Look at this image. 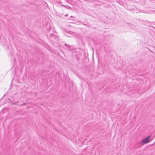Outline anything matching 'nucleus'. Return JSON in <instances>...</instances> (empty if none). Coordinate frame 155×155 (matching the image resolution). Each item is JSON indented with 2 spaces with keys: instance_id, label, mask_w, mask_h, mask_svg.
Returning <instances> with one entry per match:
<instances>
[{
  "instance_id": "f257e3e1",
  "label": "nucleus",
  "mask_w": 155,
  "mask_h": 155,
  "mask_svg": "<svg viewBox=\"0 0 155 155\" xmlns=\"http://www.w3.org/2000/svg\"><path fill=\"white\" fill-rule=\"evenodd\" d=\"M151 136L149 135L148 137L143 139L140 142V143L142 145L145 144L149 143L150 142V140L149 139Z\"/></svg>"
},
{
  "instance_id": "f03ea898",
  "label": "nucleus",
  "mask_w": 155,
  "mask_h": 155,
  "mask_svg": "<svg viewBox=\"0 0 155 155\" xmlns=\"http://www.w3.org/2000/svg\"><path fill=\"white\" fill-rule=\"evenodd\" d=\"M14 98H15V97H10V98L9 99L11 100V102L13 104L16 103H18V102H16V101L14 102Z\"/></svg>"
}]
</instances>
